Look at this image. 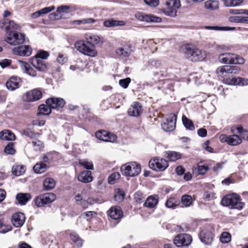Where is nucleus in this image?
Instances as JSON below:
<instances>
[{
  "label": "nucleus",
  "mask_w": 248,
  "mask_h": 248,
  "mask_svg": "<svg viewBox=\"0 0 248 248\" xmlns=\"http://www.w3.org/2000/svg\"><path fill=\"white\" fill-rule=\"evenodd\" d=\"M182 49L186 57L191 61H202L205 57V52L194 46L186 45Z\"/></svg>",
  "instance_id": "obj_3"
},
{
  "label": "nucleus",
  "mask_w": 248,
  "mask_h": 248,
  "mask_svg": "<svg viewBox=\"0 0 248 248\" xmlns=\"http://www.w3.org/2000/svg\"><path fill=\"white\" fill-rule=\"evenodd\" d=\"M130 82V78H128L125 79H121L119 81L120 85L124 88H126Z\"/></svg>",
  "instance_id": "obj_61"
},
{
  "label": "nucleus",
  "mask_w": 248,
  "mask_h": 248,
  "mask_svg": "<svg viewBox=\"0 0 248 248\" xmlns=\"http://www.w3.org/2000/svg\"><path fill=\"white\" fill-rule=\"evenodd\" d=\"M165 155L168 160L171 162H174L179 159L182 156L181 154L175 151L166 152Z\"/></svg>",
  "instance_id": "obj_31"
},
{
  "label": "nucleus",
  "mask_w": 248,
  "mask_h": 248,
  "mask_svg": "<svg viewBox=\"0 0 248 248\" xmlns=\"http://www.w3.org/2000/svg\"><path fill=\"white\" fill-rule=\"evenodd\" d=\"M41 163H46L48 165L51 159V156L49 153L43 155L41 157Z\"/></svg>",
  "instance_id": "obj_58"
},
{
  "label": "nucleus",
  "mask_w": 248,
  "mask_h": 248,
  "mask_svg": "<svg viewBox=\"0 0 248 248\" xmlns=\"http://www.w3.org/2000/svg\"><path fill=\"white\" fill-rule=\"evenodd\" d=\"M178 205L174 199H169L166 202V206L169 208H173Z\"/></svg>",
  "instance_id": "obj_60"
},
{
  "label": "nucleus",
  "mask_w": 248,
  "mask_h": 248,
  "mask_svg": "<svg viewBox=\"0 0 248 248\" xmlns=\"http://www.w3.org/2000/svg\"><path fill=\"white\" fill-rule=\"evenodd\" d=\"M149 167L152 170L158 171L165 170L169 166L167 160L164 158L156 157L150 160L149 163Z\"/></svg>",
  "instance_id": "obj_9"
},
{
  "label": "nucleus",
  "mask_w": 248,
  "mask_h": 248,
  "mask_svg": "<svg viewBox=\"0 0 248 248\" xmlns=\"http://www.w3.org/2000/svg\"><path fill=\"white\" fill-rule=\"evenodd\" d=\"M181 5L180 0H167L166 8L164 12L167 16H175L177 15V9H179Z\"/></svg>",
  "instance_id": "obj_8"
},
{
  "label": "nucleus",
  "mask_w": 248,
  "mask_h": 248,
  "mask_svg": "<svg viewBox=\"0 0 248 248\" xmlns=\"http://www.w3.org/2000/svg\"><path fill=\"white\" fill-rule=\"evenodd\" d=\"M6 35V41L11 45H20L25 41V36L23 34L13 32Z\"/></svg>",
  "instance_id": "obj_10"
},
{
  "label": "nucleus",
  "mask_w": 248,
  "mask_h": 248,
  "mask_svg": "<svg viewBox=\"0 0 248 248\" xmlns=\"http://www.w3.org/2000/svg\"><path fill=\"white\" fill-rule=\"evenodd\" d=\"M225 83L228 85H246L248 84V79H244L243 78L238 77L232 78H224Z\"/></svg>",
  "instance_id": "obj_22"
},
{
  "label": "nucleus",
  "mask_w": 248,
  "mask_h": 248,
  "mask_svg": "<svg viewBox=\"0 0 248 248\" xmlns=\"http://www.w3.org/2000/svg\"><path fill=\"white\" fill-rule=\"evenodd\" d=\"M231 22L248 24V16H231L229 18Z\"/></svg>",
  "instance_id": "obj_42"
},
{
  "label": "nucleus",
  "mask_w": 248,
  "mask_h": 248,
  "mask_svg": "<svg viewBox=\"0 0 248 248\" xmlns=\"http://www.w3.org/2000/svg\"><path fill=\"white\" fill-rule=\"evenodd\" d=\"M46 104L49 105L51 108H62L65 105L64 100L61 98H51L46 101Z\"/></svg>",
  "instance_id": "obj_20"
},
{
  "label": "nucleus",
  "mask_w": 248,
  "mask_h": 248,
  "mask_svg": "<svg viewBox=\"0 0 248 248\" xmlns=\"http://www.w3.org/2000/svg\"><path fill=\"white\" fill-rule=\"evenodd\" d=\"M181 202L184 206L188 207L193 202L192 198L189 195H184L181 198Z\"/></svg>",
  "instance_id": "obj_43"
},
{
  "label": "nucleus",
  "mask_w": 248,
  "mask_h": 248,
  "mask_svg": "<svg viewBox=\"0 0 248 248\" xmlns=\"http://www.w3.org/2000/svg\"><path fill=\"white\" fill-rule=\"evenodd\" d=\"M218 61L227 64H243L245 62L243 58L232 53H224L219 55Z\"/></svg>",
  "instance_id": "obj_5"
},
{
  "label": "nucleus",
  "mask_w": 248,
  "mask_h": 248,
  "mask_svg": "<svg viewBox=\"0 0 248 248\" xmlns=\"http://www.w3.org/2000/svg\"><path fill=\"white\" fill-rule=\"evenodd\" d=\"M21 83V80L19 78L13 76L7 80L6 86L8 90L13 91L18 89Z\"/></svg>",
  "instance_id": "obj_17"
},
{
  "label": "nucleus",
  "mask_w": 248,
  "mask_h": 248,
  "mask_svg": "<svg viewBox=\"0 0 248 248\" xmlns=\"http://www.w3.org/2000/svg\"><path fill=\"white\" fill-rule=\"evenodd\" d=\"M192 239L188 234L182 233L176 235L174 239V244L178 247L188 246L191 243Z\"/></svg>",
  "instance_id": "obj_11"
},
{
  "label": "nucleus",
  "mask_w": 248,
  "mask_h": 248,
  "mask_svg": "<svg viewBox=\"0 0 248 248\" xmlns=\"http://www.w3.org/2000/svg\"><path fill=\"white\" fill-rule=\"evenodd\" d=\"M125 194L123 190L118 189L114 195V199L116 201L121 202L124 198Z\"/></svg>",
  "instance_id": "obj_51"
},
{
  "label": "nucleus",
  "mask_w": 248,
  "mask_h": 248,
  "mask_svg": "<svg viewBox=\"0 0 248 248\" xmlns=\"http://www.w3.org/2000/svg\"><path fill=\"white\" fill-rule=\"evenodd\" d=\"M158 203V198L157 196H151L149 197L144 202V205L148 208H153Z\"/></svg>",
  "instance_id": "obj_35"
},
{
  "label": "nucleus",
  "mask_w": 248,
  "mask_h": 248,
  "mask_svg": "<svg viewBox=\"0 0 248 248\" xmlns=\"http://www.w3.org/2000/svg\"><path fill=\"white\" fill-rule=\"evenodd\" d=\"M136 18L141 21L146 22H160L161 18L152 15H147L143 13L139 12L135 14Z\"/></svg>",
  "instance_id": "obj_16"
},
{
  "label": "nucleus",
  "mask_w": 248,
  "mask_h": 248,
  "mask_svg": "<svg viewBox=\"0 0 248 248\" xmlns=\"http://www.w3.org/2000/svg\"><path fill=\"white\" fill-rule=\"evenodd\" d=\"M56 199V195L54 193L49 192L39 195L35 198L34 201L38 207H41L52 202Z\"/></svg>",
  "instance_id": "obj_7"
},
{
  "label": "nucleus",
  "mask_w": 248,
  "mask_h": 248,
  "mask_svg": "<svg viewBox=\"0 0 248 248\" xmlns=\"http://www.w3.org/2000/svg\"><path fill=\"white\" fill-rule=\"evenodd\" d=\"M55 9V6H51L50 7H47L44 8L42 9H41L40 11L41 15L43 14H46L52 10Z\"/></svg>",
  "instance_id": "obj_62"
},
{
  "label": "nucleus",
  "mask_w": 248,
  "mask_h": 248,
  "mask_svg": "<svg viewBox=\"0 0 248 248\" xmlns=\"http://www.w3.org/2000/svg\"><path fill=\"white\" fill-rule=\"evenodd\" d=\"M42 96L40 90L35 89L27 92L23 96L24 100L27 102H34L39 100Z\"/></svg>",
  "instance_id": "obj_13"
},
{
  "label": "nucleus",
  "mask_w": 248,
  "mask_h": 248,
  "mask_svg": "<svg viewBox=\"0 0 248 248\" xmlns=\"http://www.w3.org/2000/svg\"><path fill=\"white\" fill-rule=\"evenodd\" d=\"M70 237L72 240L76 243L78 247H81L82 246V240L77 234L74 232L71 233Z\"/></svg>",
  "instance_id": "obj_47"
},
{
  "label": "nucleus",
  "mask_w": 248,
  "mask_h": 248,
  "mask_svg": "<svg viewBox=\"0 0 248 248\" xmlns=\"http://www.w3.org/2000/svg\"><path fill=\"white\" fill-rule=\"evenodd\" d=\"M78 179L79 181L85 183H90L93 179L92 172L90 170H84L80 172L78 176Z\"/></svg>",
  "instance_id": "obj_27"
},
{
  "label": "nucleus",
  "mask_w": 248,
  "mask_h": 248,
  "mask_svg": "<svg viewBox=\"0 0 248 248\" xmlns=\"http://www.w3.org/2000/svg\"><path fill=\"white\" fill-rule=\"evenodd\" d=\"M221 203L224 206L238 210H241L245 205V203L241 201L240 196L236 193H232L225 195L222 198Z\"/></svg>",
  "instance_id": "obj_2"
},
{
  "label": "nucleus",
  "mask_w": 248,
  "mask_h": 248,
  "mask_svg": "<svg viewBox=\"0 0 248 248\" xmlns=\"http://www.w3.org/2000/svg\"><path fill=\"white\" fill-rule=\"evenodd\" d=\"M96 20L93 18H84L81 20H76L72 22L73 24H93L94 23Z\"/></svg>",
  "instance_id": "obj_44"
},
{
  "label": "nucleus",
  "mask_w": 248,
  "mask_h": 248,
  "mask_svg": "<svg viewBox=\"0 0 248 248\" xmlns=\"http://www.w3.org/2000/svg\"><path fill=\"white\" fill-rule=\"evenodd\" d=\"M120 174L119 172H114L111 174L108 178V182L109 184H114L115 180L120 178Z\"/></svg>",
  "instance_id": "obj_52"
},
{
  "label": "nucleus",
  "mask_w": 248,
  "mask_h": 248,
  "mask_svg": "<svg viewBox=\"0 0 248 248\" xmlns=\"http://www.w3.org/2000/svg\"><path fill=\"white\" fill-rule=\"evenodd\" d=\"M15 137V135L8 130L0 132V139L2 140H12Z\"/></svg>",
  "instance_id": "obj_36"
},
{
  "label": "nucleus",
  "mask_w": 248,
  "mask_h": 248,
  "mask_svg": "<svg viewBox=\"0 0 248 248\" xmlns=\"http://www.w3.org/2000/svg\"><path fill=\"white\" fill-rule=\"evenodd\" d=\"M145 197L143 196V194L140 192H137L134 194V199L138 203H140L143 202Z\"/></svg>",
  "instance_id": "obj_57"
},
{
  "label": "nucleus",
  "mask_w": 248,
  "mask_h": 248,
  "mask_svg": "<svg viewBox=\"0 0 248 248\" xmlns=\"http://www.w3.org/2000/svg\"><path fill=\"white\" fill-rule=\"evenodd\" d=\"M85 37L87 42L91 45L92 44V45H101L103 43V38L99 35L92 33H86Z\"/></svg>",
  "instance_id": "obj_21"
},
{
  "label": "nucleus",
  "mask_w": 248,
  "mask_h": 248,
  "mask_svg": "<svg viewBox=\"0 0 248 248\" xmlns=\"http://www.w3.org/2000/svg\"><path fill=\"white\" fill-rule=\"evenodd\" d=\"M121 171L125 176L134 177L140 172L141 168L140 165L137 162H130L122 165Z\"/></svg>",
  "instance_id": "obj_6"
},
{
  "label": "nucleus",
  "mask_w": 248,
  "mask_h": 248,
  "mask_svg": "<svg viewBox=\"0 0 248 248\" xmlns=\"http://www.w3.org/2000/svg\"><path fill=\"white\" fill-rule=\"evenodd\" d=\"M183 123L185 127L190 130H194L195 129L194 125L191 120L187 118L186 116H182Z\"/></svg>",
  "instance_id": "obj_40"
},
{
  "label": "nucleus",
  "mask_w": 248,
  "mask_h": 248,
  "mask_svg": "<svg viewBox=\"0 0 248 248\" xmlns=\"http://www.w3.org/2000/svg\"><path fill=\"white\" fill-rule=\"evenodd\" d=\"M236 129L238 131V132L240 134V135L244 139H246L247 140H248V132L245 130L243 128L239 125L237 126Z\"/></svg>",
  "instance_id": "obj_56"
},
{
  "label": "nucleus",
  "mask_w": 248,
  "mask_h": 248,
  "mask_svg": "<svg viewBox=\"0 0 248 248\" xmlns=\"http://www.w3.org/2000/svg\"><path fill=\"white\" fill-rule=\"evenodd\" d=\"M142 111L141 105L138 102H135L129 108L128 113L130 116L137 117L142 113Z\"/></svg>",
  "instance_id": "obj_26"
},
{
  "label": "nucleus",
  "mask_w": 248,
  "mask_h": 248,
  "mask_svg": "<svg viewBox=\"0 0 248 248\" xmlns=\"http://www.w3.org/2000/svg\"><path fill=\"white\" fill-rule=\"evenodd\" d=\"M94 214H95V213L94 212L87 211L82 213L80 217L84 218H87V219L88 220V218L92 217L93 215Z\"/></svg>",
  "instance_id": "obj_63"
},
{
  "label": "nucleus",
  "mask_w": 248,
  "mask_h": 248,
  "mask_svg": "<svg viewBox=\"0 0 248 248\" xmlns=\"http://www.w3.org/2000/svg\"><path fill=\"white\" fill-rule=\"evenodd\" d=\"M33 149L35 151L41 150L44 147L43 142L38 139H34L32 141Z\"/></svg>",
  "instance_id": "obj_45"
},
{
  "label": "nucleus",
  "mask_w": 248,
  "mask_h": 248,
  "mask_svg": "<svg viewBox=\"0 0 248 248\" xmlns=\"http://www.w3.org/2000/svg\"><path fill=\"white\" fill-rule=\"evenodd\" d=\"M56 185V182L53 178L48 177L43 182V188L45 190H50L53 189Z\"/></svg>",
  "instance_id": "obj_30"
},
{
  "label": "nucleus",
  "mask_w": 248,
  "mask_h": 248,
  "mask_svg": "<svg viewBox=\"0 0 248 248\" xmlns=\"http://www.w3.org/2000/svg\"><path fill=\"white\" fill-rule=\"evenodd\" d=\"M11 63V61L8 59H4L0 61V66L2 68H5L9 66Z\"/></svg>",
  "instance_id": "obj_64"
},
{
  "label": "nucleus",
  "mask_w": 248,
  "mask_h": 248,
  "mask_svg": "<svg viewBox=\"0 0 248 248\" xmlns=\"http://www.w3.org/2000/svg\"><path fill=\"white\" fill-rule=\"evenodd\" d=\"M226 67V65L221 66L218 67L216 70V73L217 74L218 76L221 77H227L230 73L228 72H227L224 70V67Z\"/></svg>",
  "instance_id": "obj_49"
},
{
  "label": "nucleus",
  "mask_w": 248,
  "mask_h": 248,
  "mask_svg": "<svg viewBox=\"0 0 248 248\" xmlns=\"http://www.w3.org/2000/svg\"><path fill=\"white\" fill-rule=\"evenodd\" d=\"M201 241L206 245H210L213 239V234L209 230L204 229L201 231L200 234Z\"/></svg>",
  "instance_id": "obj_19"
},
{
  "label": "nucleus",
  "mask_w": 248,
  "mask_h": 248,
  "mask_svg": "<svg viewBox=\"0 0 248 248\" xmlns=\"http://www.w3.org/2000/svg\"><path fill=\"white\" fill-rule=\"evenodd\" d=\"M48 168L47 164L44 163H37L33 167V169L36 173H42L46 171Z\"/></svg>",
  "instance_id": "obj_32"
},
{
  "label": "nucleus",
  "mask_w": 248,
  "mask_h": 248,
  "mask_svg": "<svg viewBox=\"0 0 248 248\" xmlns=\"http://www.w3.org/2000/svg\"><path fill=\"white\" fill-rule=\"evenodd\" d=\"M51 108L50 107L47 105H41L38 107L39 112L37 113L38 115H49L51 112Z\"/></svg>",
  "instance_id": "obj_38"
},
{
  "label": "nucleus",
  "mask_w": 248,
  "mask_h": 248,
  "mask_svg": "<svg viewBox=\"0 0 248 248\" xmlns=\"http://www.w3.org/2000/svg\"><path fill=\"white\" fill-rule=\"evenodd\" d=\"M205 29L207 30H216V31H220V30H234V28H230L228 27H220L218 26H205Z\"/></svg>",
  "instance_id": "obj_53"
},
{
  "label": "nucleus",
  "mask_w": 248,
  "mask_h": 248,
  "mask_svg": "<svg viewBox=\"0 0 248 248\" xmlns=\"http://www.w3.org/2000/svg\"><path fill=\"white\" fill-rule=\"evenodd\" d=\"M49 56V53L47 51L40 50L35 55L34 58H40L41 60L46 59Z\"/></svg>",
  "instance_id": "obj_55"
},
{
  "label": "nucleus",
  "mask_w": 248,
  "mask_h": 248,
  "mask_svg": "<svg viewBox=\"0 0 248 248\" xmlns=\"http://www.w3.org/2000/svg\"><path fill=\"white\" fill-rule=\"evenodd\" d=\"M25 221V215L21 212L16 213L12 216V222L14 226L16 227H21L24 224Z\"/></svg>",
  "instance_id": "obj_18"
},
{
  "label": "nucleus",
  "mask_w": 248,
  "mask_h": 248,
  "mask_svg": "<svg viewBox=\"0 0 248 248\" xmlns=\"http://www.w3.org/2000/svg\"><path fill=\"white\" fill-rule=\"evenodd\" d=\"M32 48L28 45H22L14 48L13 53L16 55L20 56L28 57L32 53Z\"/></svg>",
  "instance_id": "obj_14"
},
{
  "label": "nucleus",
  "mask_w": 248,
  "mask_h": 248,
  "mask_svg": "<svg viewBox=\"0 0 248 248\" xmlns=\"http://www.w3.org/2000/svg\"><path fill=\"white\" fill-rule=\"evenodd\" d=\"M220 240L223 243H229L231 240V235L229 232H224L220 235Z\"/></svg>",
  "instance_id": "obj_50"
},
{
  "label": "nucleus",
  "mask_w": 248,
  "mask_h": 248,
  "mask_svg": "<svg viewBox=\"0 0 248 248\" xmlns=\"http://www.w3.org/2000/svg\"><path fill=\"white\" fill-rule=\"evenodd\" d=\"M197 169L199 174L203 175L207 172L209 168L207 166L199 164Z\"/></svg>",
  "instance_id": "obj_54"
},
{
  "label": "nucleus",
  "mask_w": 248,
  "mask_h": 248,
  "mask_svg": "<svg viewBox=\"0 0 248 248\" xmlns=\"http://www.w3.org/2000/svg\"><path fill=\"white\" fill-rule=\"evenodd\" d=\"M2 24L5 27L6 34L10 32H13L15 30H18L20 29V26L13 20L5 19Z\"/></svg>",
  "instance_id": "obj_24"
},
{
  "label": "nucleus",
  "mask_w": 248,
  "mask_h": 248,
  "mask_svg": "<svg viewBox=\"0 0 248 248\" xmlns=\"http://www.w3.org/2000/svg\"><path fill=\"white\" fill-rule=\"evenodd\" d=\"M18 62L23 72L32 77L37 76V72L45 73L48 69L47 63L40 58L32 57L29 63L21 60H18Z\"/></svg>",
  "instance_id": "obj_1"
},
{
  "label": "nucleus",
  "mask_w": 248,
  "mask_h": 248,
  "mask_svg": "<svg viewBox=\"0 0 248 248\" xmlns=\"http://www.w3.org/2000/svg\"><path fill=\"white\" fill-rule=\"evenodd\" d=\"M241 139L236 135H232L229 136L228 144L232 146H235L241 143Z\"/></svg>",
  "instance_id": "obj_39"
},
{
  "label": "nucleus",
  "mask_w": 248,
  "mask_h": 248,
  "mask_svg": "<svg viewBox=\"0 0 248 248\" xmlns=\"http://www.w3.org/2000/svg\"><path fill=\"white\" fill-rule=\"evenodd\" d=\"M76 49L82 54L91 57H94L98 54L94 45L81 40L77 41L75 44Z\"/></svg>",
  "instance_id": "obj_4"
},
{
  "label": "nucleus",
  "mask_w": 248,
  "mask_h": 248,
  "mask_svg": "<svg viewBox=\"0 0 248 248\" xmlns=\"http://www.w3.org/2000/svg\"><path fill=\"white\" fill-rule=\"evenodd\" d=\"M79 164L87 170H93V162L88 159H84L79 160Z\"/></svg>",
  "instance_id": "obj_41"
},
{
  "label": "nucleus",
  "mask_w": 248,
  "mask_h": 248,
  "mask_svg": "<svg viewBox=\"0 0 248 248\" xmlns=\"http://www.w3.org/2000/svg\"><path fill=\"white\" fill-rule=\"evenodd\" d=\"M30 193H20L16 195V199L21 205H25L31 199Z\"/></svg>",
  "instance_id": "obj_29"
},
{
  "label": "nucleus",
  "mask_w": 248,
  "mask_h": 248,
  "mask_svg": "<svg viewBox=\"0 0 248 248\" xmlns=\"http://www.w3.org/2000/svg\"><path fill=\"white\" fill-rule=\"evenodd\" d=\"M204 7L208 10H216L219 8V2L216 0H208L205 2Z\"/></svg>",
  "instance_id": "obj_33"
},
{
  "label": "nucleus",
  "mask_w": 248,
  "mask_h": 248,
  "mask_svg": "<svg viewBox=\"0 0 248 248\" xmlns=\"http://www.w3.org/2000/svg\"><path fill=\"white\" fill-rule=\"evenodd\" d=\"M70 7L67 5H62L58 7L57 9V13H53L49 14V18L51 20H58L60 19L62 16L61 14L66 13V11L70 9Z\"/></svg>",
  "instance_id": "obj_23"
},
{
  "label": "nucleus",
  "mask_w": 248,
  "mask_h": 248,
  "mask_svg": "<svg viewBox=\"0 0 248 248\" xmlns=\"http://www.w3.org/2000/svg\"><path fill=\"white\" fill-rule=\"evenodd\" d=\"M146 5L152 7H156L159 4V0H144Z\"/></svg>",
  "instance_id": "obj_59"
},
{
  "label": "nucleus",
  "mask_w": 248,
  "mask_h": 248,
  "mask_svg": "<svg viewBox=\"0 0 248 248\" xmlns=\"http://www.w3.org/2000/svg\"><path fill=\"white\" fill-rule=\"evenodd\" d=\"M123 213L120 207L114 206L108 211V215L113 219L117 220L122 217Z\"/></svg>",
  "instance_id": "obj_25"
},
{
  "label": "nucleus",
  "mask_w": 248,
  "mask_h": 248,
  "mask_svg": "<svg viewBox=\"0 0 248 248\" xmlns=\"http://www.w3.org/2000/svg\"><path fill=\"white\" fill-rule=\"evenodd\" d=\"M125 23L124 21L117 20L113 19L106 20L104 21L103 25L107 28H111L125 25Z\"/></svg>",
  "instance_id": "obj_28"
},
{
  "label": "nucleus",
  "mask_w": 248,
  "mask_h": 248,
  "mask_svg": "<svg viewBox=\"0 0 248 248\" xmlns=\"http://www.w3.org/2000/svg\"><path fill=\"white\" fill-rule=\"evenodd\" d=\"M176 115L171 114L168 116L165 121L162 124V128L166 131H172L176 127Z\"/></svg>",
  "instance_id": "obj_12"
},
{
  "label": "nucleus",
  "mask_w": 248,
  "mask_h": 248,
  "mask_svg": "<svg viewBox=\"0 0 248 248\" xmlns=\"http://www.w3.org/2000/svg\"><path fill=\"white\" fill-rule=\"evenodd\" d=\"M26 171L24 166L16 164L12 167V173L16 176H20L23 174Z\"/></svg>",
  "instance_id": "obj_37"
},
{
  "label": "nucleus",
  "mask_w": 248,
  "mask_h": 248,
  "mask_svg": "<svg viewBox=\"0 0 248 248\" xmlns=\"http://www.w3.org/2000/svg\"><path fill=\"white\" fill-rule=\"evenodd\" d=\"M131 52L130 49L127 46L118 48L116 50V53L118 56L120 57H127L129 56Z\"/></svg>",
  "instance_id": "obj_34"
},
{
  "label": "nucleus",
  "mask_w": 248,
  "mask_h": 248,
  "mask_svg": "<svg viewBox=\"0 0 248 248\" xmlns=\"http://www.w3.org/2000/svg\"><path fill=\"white\" fill-rule=\"evenodd\" d=\"M4 152L6 154L8 155H14L16 153L14 144L13 142H10L4 148Z\"/></svg>",
  "instance_id": "obj_48"
},
{
  "label": "nucleus",
  "mask_w": 248,
  "mask_h": 248,
  "mask_svg": "<svg viewBox=\"0 0 248 248\" xmlns=\"http://www.w3.org/2000/svg\"><path fill=\"white\" fill-rule=\"evenodd\" d=\"M95 136L98 139L106 142H114L117 139L116 135L105 130L96 132Z\"/></svg>",
  "instance_id": "obj_15"
},
{
  "label": "nucleus",
  "mask_w": 248,
  "mask_h": 248,
  "mask_svg": "<svg viewBox=\"0 0 248 248\" xmlns=\"http://www.w3.org/2000/svg\"><path fill=\"white\" fill-rule=\"evenodd\" d=\"M224 70H226L227 72H228L230 74H236L238 73L240 70V68L239 67L237 66L226 65V67H224Z\"/></svg>",
  "instance_id": "obj_46"
}]
</instances>
